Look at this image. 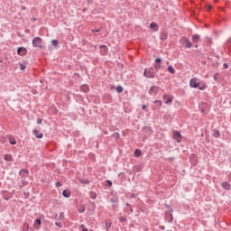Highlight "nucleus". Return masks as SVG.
<instances>
[{"label":"nucleus","mask_w":231,"mask_h":231,"mask_svg":"<svg viewBox=\"0 0 231 231\" xmlns=\"http://www.w3.org/2000/svg\"><path fill=\"white\" fill-rule=\"evenodd\" d=\"M32 46L34 48H44V41L41 37H36L32 40Z\"/></svg>","instance_id":"nucleus-1"},{"label":"nucleus","mask_w":231,"mask_h":231,"mask_svg":"<svg viewBox=\"0 0 231 231\" xmlns=\"http://www.w3.org/2000/svg\"><path fill=\"white\" fill-rule=\"evenodd\" d=\"M143 77H145L146 79H154L155 77L154 69L153 68L145 69L143 72Z\"/></svg>","instance_id":"nucleus-2"},{"label":"nucleus","mask_w":231,"mask_h":231,"mask_svg":"<svg viewBox=\"0 0 231 231\" xmlns=\"http://www.w3.org/2000/svg\"><path fill=\"white\" fill-rule=\"evenodd\" d=\"M159 91H160V87L152 86L150 88L148 93L149 95H158Z\"/></svg>","instance_id":"nucleus-3"},{"label":"nucleus","mask_w":231,"mask_h":231,"mask_svg":"<svg viewBox=\"0 0 231 231\" xmlns=\"http://www.w3.org/2000/svg\"><path fill=\"white\" fill-rule=\"evenodd\" d=\"M26 53H28V50H26V48L19 47L17 49V55H20V57H24V55H26Z\"/></svg>","instance_id":"nucleus-4"},{"label":"nucleus","mask_w":231,"mask_h":231,"mask_svg":"<svg viewBox=\"0 0 231 231\" xmlns=\"http://www.w3.org/2000/svg\"><path fill=\"white\" fill-rule=\"evenodd\" d=\"M180 41L185 44V48H192V42L187 37H182Z\"/></svg>","instance_id":"nucleus-5"},{"label":"nucleus","mask_w":231,"mask_h":231,"mask_svg":"<svg viewBox=\"0 0 231 231\" xmlns=\"http://www.w3.org/2000/svg\"><path fill=\"white\" fill-rule=\"evenodd\" d=\"M173 139L180 143L181 142V134L179 131H173Z\"/></svg>","instance_id":"nucleus-6"},{"label":"nucleus","mask_w":231,"mask_h":231,"mask_svg":"<svg viewBox=\"0 0 231 231\" xmlns=\"http://www.w3.org/2000/svg\"><path fill=\"white\" fill-rule=\"evenodd\" d=\"M189 86L190 88H199V83H198V79L196 78H193L189 80Z\"/></svg>","instance_id":"nucleus-7"},{"label":"nucleus","mask_w":231,"mask_h":231,"mask_svg":"<svg viewBox=\"0 0 231 231\" xmlns=\"http://www.w3.org/2000/svg\"><path fill=\"white\" fill-rule=\"evenodd\" d=\"M172 212H174V210L170 209L165 213L166 219H169L170 217V220L168 221L169 223H172V220L174 219V217H172Z\"/></svg>","instance_id":"nucleus-8"},{"label":"nucleus","mask_w":231,"mask_h":231,"mask_svg":"<svg viewBox=\"0 0 231 231\" xmlns=\"http://www.w3.org/2000/svg\"><path fill=\"white\" fill-rule=\"evenodd\" d=\"M41 225H42V221L41 220V218H36L33 224V226L36 230H39V228H41Z\"/></svg>","instance_id":"nucleus-9"},{"label":"nucleus","mask_w":231,"mask_h":231,"mask_svg":"<svg viewBox=\"0 0 231 231\" xmlns=\"http://www.w3.org/2000/svg\"><path fill=\"white\" fill-rule=\"evenodd\" d=\"M221 187H222V189H224V190L231 189V185L227 181L222 182Z\"/></svg>","instance_id":"nucleus-10"},{"label":"nucleus","mask_w":231,"mask_h":231,"mask_svg":"<svg viewBox=\"0 0 231 231\" xmlns=\"http://www.w3.org/2000/svg\"><path fill=\"white\" fill-rule=\"evenodd\" d=\"M32 133L36 138H42V136H44V134L37 129H34Z\"/></svg>","instance_id":"nucleus-11"},{"label":"nucleus","mask_w":231,"mask_h":231,"mask_svg":"<svg viewBox=\"0 0 231 231\" xmlns=\"http://www.w3.org/2000/svg\"><path fill=\"white\" fill-rule=\"evenodd\" d=\"M163 100L165 101V104H172V97H169V96H167V94H164L162 96Z\"/></svg>","instance_id":"nucleus-12"},{"label":"nucleus","mask_w":231,"mask_h":231,"mask_svg":"<svg viewBox=\"0 0 231 231\" xmlns=\"http://www.w3.org/2000/svg\"><path fill=\"white\" fill-rule=\"evenodd\" d=\"M80 90L83 92V93H89V86L88 85H82L80 87Z\"/></svg>","instance_id":"nucleus-13"},{"label":"nucleus","mask_w":231,"mask_h":231,"mask_svg":"<svg viewBox=\"0 0 231 231\" xmlns=\"http://www.w3.org/2000/svg\"><path fill=\"white\" fill-rule=\"evenodd\" d=\"M99 48L101 49L102 54L103 55H107V46L106 45H100Z\"/></svg>","instance_id":"nucleus-14"},{"label":"nucleus","mask_w":231,"mask_h":231,"mask_svg":"<svg viewBox=\"0 0 231 231\" xmlns=\"http://www.w3.org/2000/svg\"><path fill=\"white\" fill-rule=\"evenodd\" d=\"M20 176H23V178H28L29 171L28 170H22L19 172Z\"/></svg>","instance_id":"nucleus-15"},{"label":"nucleus","mask_w":231,"mask_h":231,"mask_svg":"<svg viewBox=\"0 0 231 231\" xmlns=\"http://www.w3.org/2000/svg\"><path fill=\"white\" fill-rule=\"evenodd\" d=\"M150 29H151V30H154V32H158V23L152 22V23L150 24Z\"/></svg>","instance_id":"nucleus-16"},{"label":"nucleus","mask_w":231,"mask_h":231,"mask_svg":"<svg viewBox=\"0 0 231 231\" xmlns=\"http://www.w3.org/2000/svg\"><path fill=\"white\" fill-rule=\"evenodd\" d=\"M4 160L5 162H14V157L12 156V154H5Z\"/></svg>","instance_id":"nucleus-17"},{"label":"nucleus","mask_w":231,"mask_h":231,"mask_svg":"<svg viewBox=\"0 0 231 231\" xmlns=\"http://www.w3.org/2000/svg\"><path fill=\"white\" fill-rule=\"evenodd\" d=\"M78 212L79 214H84V212H86V206H84V205L79 206Z\"/></svg>","instance_id":"nucleus-18"},{"label":"nucleus","mask_w":231,"mask_h":231,"mask_svg":"<svg viewBox=\"0 0 231 231\" xmlns=\"http://www.w3.org/2000/svg\"><path fill=\"white\" fill-rule=\"evenodd\" d=\"M153 104H155V109H160L162 106V100H155Z\"/></svg>","instance_id":"nucleus-19"},{"label":"nucleus","mask_w":231,"mask_h":231,"mask_svg":"<svg viewBox=\"0 0 231 231\" xmlns=\"http://www.w3.org/2000/svg\"><path fill=\"white\" fill-rule=\"evenodd\" d=\"M200 39H201V36H199V34H195L192 36L193 42H199Z\"/></svg>","instance_id":"nucleus-20"},{"label":"nucleus","mask_w":231,"mask_h":231,"mask_svg":"<svg viewBox=\"0 0 231 231\" xmlns=\"http://www.w3.org/2000/svg\"><path fill=\"white\" fill-rule=\"evenodd\" d=\"M62 195L64 198H70L71 197V192L68 191V189H64L62 191Z\"/></svg>","instance_id":"nucleus-21"},{"label":"nucleus","mask_w":231,"mask_h":231,"mask_svg":"<svg viewBox=\"0 0 231 231\" xmlns=\"http://www.w3.org/2000/svg\"><path fill=\"white\" fill-rule=\"evenodd\" d=\"M135 158H140V156H142V150L140 149H136L134 152Z\"/></svg>","instance_id":"nucleus-22"},{"label":"nucleus","mask_w":231,"mask_h":231,"mask_svg":"<svg viewBox=\"0 0 231 231\" xmlns=\"http://www.w3.org/2000/svg\"><path fill=\"white\" fill-rule=\"evenodd\" d=\"M105 228L106 231H109V228H111V222L109 220L105 221Z\"/></svg>","instance_id":"nucleus-23"},{"label":"nucleus","mask_w":231,"mask_h":231,"mask_svg":"<svg viewBox=\"0 0 231 231\" xmlns=\"http://www.w3.org/2000/svg\"><path fill=\"white\" fill-rule=\"evenodd\" d=\"M116 93H124V88L122 86H117L116 88Z\"/></svg>","instance_id":"nucleus-24"},{"label":"nucleus","mask_w":231,"mask_h":231,"mask_svg":"<svg viewBox=\"0 0 231 231\" xmlns=\"http://www.w3.org/2000/svg\"><path fill=\"white\" fill-rule=\"evenodd\" d=\"M168 71H170L171 75H174V73H176V69H174L172 66L168 67Z\"/></svg>","instance_id":"nucleus-25"},{"label":"nucleus","mask_w":231,"mask_h":231,"mask_svg":"<svg viewBox=\"0 0 231 231\" xmlns=\"http://www.w3.org/2000/svg\"><path fill=\"white\" fill-rule=\"evenodd\" d=\"M213 136L215 138H219V136H221V134L218 132V130H215L214 134H213Z\"/></svg>","instance_id":"nucleus-26"},{"label":"nucleus","mask_w":231,"mask_h":231,"mask_svg":"<svg viewBox=\"0 0 231 231\" xmlns=\"http://www.w3.org/2000/svg\"><path fill=\"white\" fill-rule=\"evenodd\" d=\"M112 137L116 140H118L120 138V134L118 132H116L112 134Z\"/></svg>","instance_id":"nucleus-27"},{"label":"nucleus","mask_w":231,"mask_h":231,"mask_svg":"<svg viewBox=\"0 0 231 231\" xmlns=\"http://www.w3.org/2000/svg\"><path fill=\"white\" fill-rule=\"evenodd\" d=\"M111 203H118L119 199L118 197H114L110 199Z\"/></svg>","instance_id":"nucleus-28"},{"label":"nucleus","mask_w":231,"mask_h":231,"mask_svg":"<svg viewBox=\"0 0 231 231\" xmlns=\"http://www.w3.org/2000/svg\"><path fill=\"white\" fill-rule=\"evenodd\" d=\"M161 39H162V41H166V39H167V33H166V32H162V34H161Z\"/></svg>","instance_id":"nucleus-29"},{"label":"nucleus","mask_w":231,"mask_h":231,"mask_svg":"<svg viewBox=\"0 0 231 231\" xmlns=\"http://www.w3.org/2000/svg\"><path fill=\"white\" fill-rule=\"evenodd\" d=\"M9 142H10L11 145H15V143H17V141H15V138H10Z\"/></svg>","instance_id":"nucleus-30"},{"label":"nucleus","mask_w":231,"mask_h":231,"mask_svg":"<svg viewBox=\"0 0 231 231\" xmlns=\"http://www.w3.org/2000/svg\"><path fill=\"white\" fill-rule=\"evenodd\" d=\"M51 44L52 46H55V48H57V46H59V42L57 40H52Z\"/></svg>","instance_id":"nucleus-31"},{"label":"nucleus","mask_w":231,"mask_h":231,"mask_svg":"<svg viewBox=\"0 0 231 231\" xmlns=\"http://www.w3.org/2000/svg\"><path fill=\"white\" fill-rule=\"evenodd\" d=\"M120 223H125L127 221V218L125 217H119Z\"/></svg>","instance_id":"nucleus-32"},{"label":"nucleus","mask_w":231,"mask_h":231,"mask_svg":"<svg viewBox=\"0 0 231 231\" xmlns=\"http://www.w3.org/2000/svg\"><path fill=\"white\" fill-rule=\"evenodd\" d=\"M90 198H91V199H97V193L90 192Z\"/></svg>","instance_id":"nucleus-33"},{"label":"nucleus","mask_w":231,"mask_h":231,"mask_svg":"<svg viewBox=\"0 0 231 231\" xmlns=\"http://www.w3.org/2000/svg\"><path fill=\"white\" fill-rule=\"evenodd\" d=\"M20 69H21L22 71H24V69H26V65H24V64H20Z\"/></svg>","instance_id":"nucleus-34"},{"label":"nucleus","mask_w":231,"mask_h":231,"mask_svg":"<svg viewBox=\"0 0 231 231\" xmlns=\"http://www.w3.org/2000/svg\"><path fill=\"white\" fill-rule=\"evenodd\" d=\"M199 89L200 91H205V89H207V85H204V86H202V87H199Z\"/></svg>","instance_id":"nucleus-35"},{"label":"nucleus","mask_w":231,"mask_h":231,"mask_svg":"<svg viewBox=\"0 0 231 231\" xmlns=\"http://www.w3.org/2000/svg\"><path fill=\"white\" fill-rule=\"evenodd\" d=\"M161 68H162V65H160V63H155L154 65L155 69H160Z\"/></svg>","instance_id":"nucleus-36"},{"label":"nucleus","mask_w":231,"mask_h":231,"mask_svg":"<svg viewBox=\"0 0 231 231\" xmlns=\"http://www.w3.org/2000/svg\"><path fill=\"white\" fill-rule=\"evenodd\" d=\"M92 32H102V27H99L98 29H93Z\"/></svg>","instance_id":"nucleus-37"},{"label":"nucleus","mask_w":231,"mask_h":231,"mask_svg":"<svg viewBox=\"0 0 231 231\" xmlns=\"http://www.w3.org/2000/svg\"><path fill=\"white\" fill-rule=\"evenodd\" d=\"M155 64H162V60L160 58H156Z\"/></svg>","instance_id":"nucleus-38"},{"label":"nucleus","mask_w":231,"mask_h":231,"mask_svg":"<svg viewBox=\"0 0 231 231\" xmlns=\"http://www.w3.org/2000/svg\"><path fill=\"white\" fill-rule=\"evenodd\" d=\"M106 184L108 185V187H113V181L109 180H106Z\"/></svg>","instance_id":"nucleus-39"},{"label":"nucleus","mask_w":231,"mask_h":231,"mask_svg":"<svg viewBox=\"0 0 231 231\" xmlns=\"http://www.w3.org/2000/svg\"><path fill=\"white\" fill-rule=\"evenodd\" d=\"M56 226H59V228H62V224L60 222H55Z\"/></svg>","instance_id":"nucleus-40"},{"label":"nucleus","mask_w":231,"mask_h":231,"mask_svg":"<svg viewBox=\"0 0 231 231\" xmlns=\"http://www.w3.org/2000/svg\"><path fill=\"white\" fill-rule=\"evenodd\" d=\"M223 68H224V69H228V64L227 63H224L223 64Z\"/></svg>","instance_id":"nucleus-41"},{"label":"nucleus","mask_w":231,"mask_h":231,"mask_svg":"<svg viewBox=\"0 0 231 231\" xmlns=\"http://www.w3.org/2000/svg\"><path fill=\"white\" fill-rule=\"evenodd\" d=\"M36 123H37L38 125H41V124H42V119H41V118H38V119H37V121H36Z\"/></svg>","instance_id":"nucleus-42"},{"label":"nucleus","mask_w":231,"mask_h":231,"mask_svg":"<svg viewBox=\"0 0 231 231\" xmlns=\"http://www.w3.org/2000/svg\"><path fill=\"white\" fill-rule=\"evenodd\" d=\"M56 187H62V183L60 181L56 182Z\"/></svg>","instance_id":"nucleus-43"},{"label":"nucleus","mask_w":231,"mask_h":231,"mask_svg":"<svg viewBox=\"0 0 231 231\" xmlns=\"http://www.w3.org/2000/svg\"><path fill=\"white\" fill-rule=\"evenodd\" d=\"M219 74H215L214 75V77H213V79H214V80H216V82H217V76H218Z\"/></svg>","instance_id":"nucleus-44"},{"label":"nucleus","mask_w":231,"mask_h":231,"mask_svg":"<svg viewBox=\"0 0 231 231\" xmlns=\"http://www.w3.org/2000/svg\"><path fill=\"white\" fill-rule=\"evenodd\" d=\"M3 198H4L6 201H8V200L10 199V197H8V196L3 195Z\"/></svg>","instance_id":"nucleus-45"},{"label":"nucleus","mask_w":231,"mask_h":231,"mask_svg":"<svg viewBox=\"0 0 231 231\" xmlns=\"http://www.w3.org/2000/svg\"><path fill=\"white\" fill-rule=\"evenodd\" d=\"M81 182H83V183H85L86 185H88V184H89V180H87L81 181Z\"/></svg>","instance_id":"nucleus-46"},{"label":"nucleus","mask_w":231,"mask_h":231,"mask_svg":"<svg viewBox=\"0 0 231 231\" xmlns=\"http://www.w3.org/2000/svg\"><path fill=\"white\" fill-rule=\"evenodd\" d=\"M160 229H161V230H165V226H160Z\"/></svg>","instance_id":"nucleus-47"},{"label":"nucleus","mask_w":231,"mask_h":231,"mask_svg":"<svg viewBox=\"0 0 231 231\" xmlns=\"http://www.w3.org/2000/svg\"><path fill=\"white\" fill-rule=\"evenodd\" d=\"M142 109H147V106L143 105V106H142Z\"/></svg>","instance_id":"nucleus-48"},{"label":"nucleus","mask_w":231,"mask_h":231,"mask_svg":"<svg viewBox=\"0 0 231 231\" xmlns=\"http://www.w3.org/2000/svg\"><path fill=\"white\" fill-rule=\"evenodd\" d=\"M60 217V219H62L64 217V213H61Z\"/></svg>","instance_id":"nucleus-49"},{"label":"nucleus","mask_w":231,"mask_h":231,"mask_svg":"<svg viewBox=\"0 0 231 231\" xmlns=\"http://www.w3.org/2000/svg\"><path fill=\"white\" fill-rule=\"evenodd\" d=\"M208 10H212V6L208 5Z\"/></svg>","instance_id":"nucleus-50"},{"label":"nucleus","mask_w":231,"mask_h":231,"mask_svg":"<svg viewBox=\"0 0 231 231\" xmlns=\"http://www.w3.org/2000/svg\"><path fill=\"white\" fill-rule=\"evenodd\" d=\"M126 207H129L130 208H132L131 204L126 203Z\"/></svg>","instance_id":"nucleus-51"},{"label":"nucleus","mask_w":231,"mask_h":231,"mask_svg":"<svg viewBox=\"0 0 231 231\" xmlns=\"http://www.w3.org/2000/svg\"><path fill=\"white\" fill-rule=\"evenodd\" d=\"M24 227L26 228V231H28V225L27 224L24 225Z\"/></svg>","instance_id":"nucleus-52"},{"label":"nucleus","mask_w":231,"mask_h":231,"mask_svg":"<svg viewBox=\"0 0 231 231\" xmlns=\"http://www.w3.org/2000/svg\"><path fill=\"white\" fill-rule=\"evenodd\" d=\"M112 208H113L114 210H115V208H116V205L114 204V205L112 206Z\"/></svg>","instance_id":"nucleus-53"},{"label":"nucleus","mask_w":231,"mask_h":231,"mask_svg":"<svg viewBox=\"0 0 231 231\" xmlns=\"http://www.w3.org/2000/svg\"><path fill=\"white\" fill-rule=\"evenodd\" d=\"M130 212L133 214L134 212L133 208H130Z\"/></svg>","instance_id":"nucleus-54"},{"label":"nucleus","mask_w":231,"mask_h":231,"mask_svg":"<svg viewBox=\"0 0 231 231\" xmlns=\"http://www.w3.org/2000/svg\"><path fill=\"white\" fill-rule=\"evenodd\" d=\"M22 10H26V7L25 6H22Z\"/></svg>","instance_id":"nucleus-55"},{"label":"nucleus","mask_w":231,"mask_h":231,"mask_svg":"<svg viewBox=\"0 0 231 231\" xmlns=\"http://www.w3.org/2000/svg\"><path fill=\"white\" fill-rule=\"evenodd\" d=\"M227 42H228V44H230V45H231V39H230Z\"/></svg>","instance_id":"nucleus-56"},{"label":"nucleus","mask_w":231,"mask_h":231,"mask_svg":"<svg viewBox=\"0 0 231 231\" xmlns=\"http://www.w3.org/2000/svg\"><path fill=\"white\" fill-rule=\"evenodd\" d=\"M32 21H37V19L36 18H32Z\"/></svg>","instance_id":"nucleus-57"},{"label":"nucleus","mask_w":231,"mask_h":231,"mask_svg":"<svg viewBox=\"0 0 231 231\" xmlns=\"http://www.w3.org/2000/svg\"><path fill=\"white\" fill-rule=\"evenodd\" d=\"M105 134H107V132H105Z\"/></svg>","instance_id":"nucleus-58"},{"label":"nucleus","mask_w":231,"mask_h":231,"mask_svg":"<svg viewBox=\"0 0 231 231\" xmlns=\"http://www.w3.org/2000/svg\"><path fill=\"white\" fill-rule=\"evenodd\" d=\"M92 205H95V202H92Z\"/></svg>","instance_id":"nucleus-59"},{"label":"nucleus","mask_w":231,"mask_h":231,"mask_svg":"<svg viewBox=\"0 0 231 231\" xmlns=\"http://www.w3.org/2000/svg\"><path fill=\"white\" fill-rule=\"evenodd\" d=\"M57 217V214H56V217Z\"/></svg>","instance_id":"nucleus-60"}]
</instances>
